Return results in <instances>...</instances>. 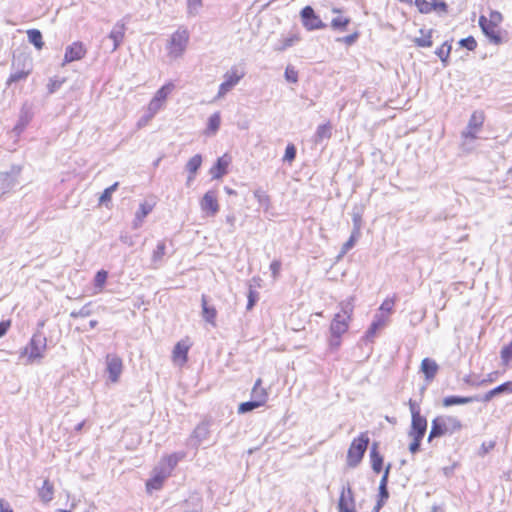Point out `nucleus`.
I'll list each match as a JSON object with an SVG mask.
<instances>
[{
	"label": "nucleus",
	"instance_id": "obj_1",
	"mask_svg": "<svg viewBox=\"0 0 512 512\" xmlns=\"http://www.w3.org/2000/svg\"><path fill=\"white\" fill-rule=\"evenodd\" d=\"M463 428L462 422L455 416L442 415L432 420L428 441L444 435H452Z\"/></svg>",
	"mask_w": 512,
	"mask_h": 512
},
{
	"label": "nucleus",
	"instance_id": "obj_2",
	"mask_svg": "<svg viewBox=\"0 0 512 512\" xmlns=\"http://www.w3.org/2000/svg\"><path fill=\"white\" fill-rule=\"evenodd\" d=\"M11 70V74L6 81L7 87L28 78L33 70L32 59L25 54L13 55Z\"/></svg>",
	"mask_w": 512,
	"mask_h": 512
},
{
	"label": "nucleus",
	"instance_id": "obj_3",
	"mask_svg": "<svg viewBox=\"0 0 512 512\" xmlns=\"http://www.w3.org/2000/svg\"><path fill=\"white\" fill-rule=\"evenodd\" d=\"M352 298L346 302L341 303V311L335 314L331 325L330 332L334 338L341 337L349 327V320L353 312Z\"/></svg>",
	"mask_w": 512,
	"mask_h": 512
},
{
	"label": "nucleus",
	"instance_id": "obj_4",
	"mask_svg": "<svg viewBox=\"0 0 512 512\" xmlns=\"http://www.w3.org/2000/svg\"><path fill=\"white\" fill-rule=\"evenodd\" d=\"M189 42V32L186 28H179L170 37L167 43V54L171 59L183 56Z\"/></svg>",
	"mask_w": 512,
	"mask_h": 512
},
{
	"label": "nucleus",
	"instance_id": "obj_5",
	"mask_svg": "<svg viewBox=\"0 0 512 512\" xmlns=\"http://www.w3.org/2000/svg\"><path fill=\"white\" fill-rule=\"evenodd\" d=\"M369 445V437L366 432L361 433L355 438L347 452V465L351 468L357 467L363 459V456Z\"/></svg>",
	"mask_w": 512,
	"mask_h": 512
},
{
	"label": "nucleus",
	"instance_id": "obj_6",
	"mask_svg": "<svg viewBox=\"0 0 512 512\" xmlns=\"http://www.w3.org/2000/svg\"><path fill=\"white\" fill-rule=\"evenodd\" d=\"M47 347V338L39 330L35 332L28 345L23 349L21 355L27 356L29 362L42 359Z\"/></svg>",
	"mask_w": 512,
	"mask_h": 512
},
{
	"label": "nucleus",
	"instance_id": "obj_7",
	"mask_svg": "<svg viewBox=\"0 0 512 512\" xmlns=\"http://www.w3.org/2000/svg\"><path fill=\"white\" fill-rule=\"evenodd\" d=\"M244 77V72H239L237 67H232L224 74V81L220 84L216 99L223 98Z\"/></svg>",
	"mask_w": 512,
	"mask_h": 512
},
{
	"label": "nucleus",
	"instance_id": "obj_8",
	"mask_svg": "<svg viewBox=\"0 0 512 512\" xmlns=\"http://www.w3.org/2000/svg\"><path fill=\"white\" fill-rule=\"evenodd\" d=\"M20 172H21L20 166L13 165L9 171L2 172L0 174V180H1V196H0V198H3L7 193H9L18 184V177L20 175Z\"/></svg>",
	"mask_w": 512,
	"mask_h": 512
},
{
	"label": "nucleus",
	"instance_id": "obj_9",
	"mask_svg": "<svg viewBox=\"0 0 512 512\" xmlns=\"http://www.w3.org/2000/svg\"><path fill=\"white\" fill-rule=\"evenodd\" d=\"M301 18L304 27L309 31L323 29L326 27V24L322 22L318 15H316L311 6H305L301 10Z\"/></svg>",
	"mask_w": 512,
	"mask_h": 512
},
{
	"label": "nucleus",
	"instance_id": "obj_10",
	"mask_svg": "<svg viewBox=\"0 0 512 512\" xmlns=\"http://www.w3.org/2000/svg\"><path fill=\"white\" fill-rule=\"evenodd\" d=\"M211 420L205 419L200 422L193 430L189 441L190 445L197 448L201 443L208 440L210 436Z\"/></svg>",
	"mask_w": 512,
	"mask_h": 512
},
{
	"label": "nucleus",
	"instance_id": "obj_11",
	"mask_svg": "<svg viewBox=\"0 0 512 512\" xmlns=\"http://www.w3.org/2000/svg\"><path fill=\"white\" fill-rule=\"evenodd\" d=\"M479 26L483 34L489 39V41L495 45L502 43V37L500 32L497 30V25L493 20H488L484 15L479 17Z\"/></svg>",
	"mask_w": 512,
	"mask_h": 512
},
{
	"label": "nucleus",
	"instance_id": "obj_12",
	"mask_svg": "<svg viewBox=\"0 0 512 512\" xmlns=\"http://www.w3.org/2000/svg\"><path fill=\"white\" fill-rule=\"evenodd\" d=\"M484 123V113L482 111H474L469 119L466 129L462 132V138L475 140L476 132Z\"/></svg>",
	"mask_w": 512,
	"mask_h": 512
},
{
	"label": "nucleus",
	"instance_id": "obj_13",
	"mask_svg": "<svg viewBox=\"0 0 512 512\" xmlns=\"http://www.w3.org/2000/svg\"><path fill=\"white\" fill-rule=\"evenodd\" d=\"M338 512H356L354 494L349 483L342 487L338 501Z\"/></svg>",
	"mask_w": 512,
	"mask_h": 512
},
{
	"label": "nucleus",
	"instance_id": "obj_14",
	"mask_svg": "<svg viewBox=\"0 0 512 512\" xmlns=\"http://www.w3.org/2000/svg\"><path fill=\"white\" fill-rule=\"evenodd\" d=\"M106 366L110 381L113 383L118 382L123 370L122 359L115 354H108L106 356Z\"/></svg>",
	"mask_w": 512,
	"mask_h": 512
},
{
	"label": "nucleus",
	"instance_id": "obj_15",
	"mask_svg": "<svg viewBox=\"0 0 512 512\" xmlns=\"http://www.w3.org/2000/svg\"><path fill=\"white\" fill-rule=\"evenodd\" d=\"M125 31H126V22L124 19L119 20L115 23L112 30L110 31L108 35V39L112 41V45L110 47V52H115L120 45L122 44L124 37H125Z\"/></svg>",
	"mask_w": 512,
	"mask_h": 512
},
{
	"label": "nucleus",
	"instance_id": "obj_16",
	"mask_svg": "<svg viewBox=\"0 0 512 512\" xmlns=\"http://www.w3.org/2000/svg\"><path fill=\"white\" fill-rule=\"evenodd\" d=\"M202 211L206 212L209 216H214L219 211V204L217 201V194L215 191H207L200 201Z\"/></svg>",
	"mask_w": 512,
	"mask_h": 512
},
{
	"label": "nucleus",
	"instance_id": "obj_17",
	"mask_svg": "<svg viewBox=\"0 0 512 512\" xmlns=\"http://www.w3.org/2000/svg\"><path fill=\"white\" fill-rule=\"evenodd\" d=\"M170 476L169 468L157 466L153 471V476L146 483L148 491L159 490L164 481Z\"/></svg>",
	"mask_w": 512,
	"mask_h": 512
},
{
	"label": "nucleus",
	"instance_id": "obj_18",
	"mask_svg": "<svg viewBox=\"0 0 512 512\" xmlns=\"http://www.w3.org/2000/svg\"><path fill=\"white\" fill-rule=\"evenodd\" d=\"M86 54V49L81 42H74L65 50L64 64L82 59Z\"/></svg>",
	"mask_w": 512,
	"mask_h": 512
},
{
	"label": "nucleus",
	"instance_id": "obj_19",
	"mask_svg": "<svg viewBox=\"0 0 512 512\" xmlns=\"http://www.w3.org/2000/svg\"><path fill=\"white\" fill-rule=\"evenodd\" d=\"M512 393V381H507L486 392L479 401L489 402L495 396Z\"/></svg>",
	"mask_w": 512,
	"mask_h": 512
},
{
	"label": "nucleus",
	"instance_id": "obj_20",
	"mask_svg": "<svg viewBox=\"0 0 512 512\" xmlns=\"http://www.w3.org/2000/svg\"><path fill=\"white\" fill-rule=\"evenodd\" d=\"M230 164V158L224 155L217 159L216 163L211 167L210 174L213 179H220L227 173V168Z\"/></svg>",
	"mask_w": 512,
	"mask_h": 512
},
{
	"label": "nucleus",
	"instance_id": "obj_21",
	"mask_svg": "<svg viewBox=\"0 0 512 512\" xmlns=\"http://www.w3.org/2000/svg\"><path fill=\"white\" fill-rule=\"evenodd\" d=\"M427 430V420L424 416L413 417L409 436L424 437Z\"/></svg>",
	"mask_w": 512,
	"mask_h": 512
},
{
	"label": "nucleus",
	"instance_id": "obj_22",
	"mask_svg": "<svg viewBox=\"0 0 512 512\" xmlns=\"http://www.w3.org/2000/svg\"><path fill=\"white\" fill-rule=\"evenodd\" d=\"M155 206L154 202L144 201L139 205V209L135 213V219L133 221L134 228L141 226L144 218L153 210Z\"/></svg>",
	"mask_w": 512,
	"mask_h": 512
},
{
	"label": "nucleus",
	"instance_id": "obj_23",
	"mask_svg": "<svg viewBox=\"0 0 512 512\" xmlns=\"http://www.w3.org/2000/svg\"><path fill=\"white\" fill-rule=\"evenodd\" d=\"M385 325H386V318L383 315L376 314L375 317H374V320L372 321V323L370 325V327L366 331L364 338L367 341L372 342L374 337H375V335H376V332L380 328L384 327Z\"/></svg>",
	"mask_w": 512,
	"mask_h": 512
},
{
	"label": "nucleus",
	"instance_id": "obj_24",
	"mask_svg": "<svg viewBox=\"0 0 512 512\" xmlns=\"http://www.w3.org/2000/svg\"><path fill=\"white\" fill-rule=\"evenodd\" d=\"M38 496L44 504H48L53 500L54 485L49 479H45L42 487L38 489Z\"/></svg>",
	"mask_w": 512,
	"mask_h": 512
},
{
	"label": "nucleus",
	"instance_id": "obj_25",
	"mask_svg": "<svg viewBox=\"0 0 512 512\" xmlns=\"http://www.w3.org/2000/svg\"><path fill=\"white\" fill-rule=\"evenodd\" d=\"M32 115L31 107L27 104H24L21 108L18 123L15 125L14 130L18 133L22 132L31 121Z\"/></svg>",
	"mask_w": 512,
	"mask_h": 512
},
{
	"label": "nucleus",
	"instance_id": "obj_26",
	"mask_svg": "<svg viewBox=\"0 0 512 512\" xmlns=\"http://www.w3.org/2000/svg\"><path fill=\"white\" fill-rule=\"evenodd\" d=\"M474 401H479V397L478 396L464 397V396L451 395V396H447V397L443 398V406L450 407L453 405H464V404L472 403Z\"/></svg>",
	"mask_w": 512,
	"mask_h": 512
},
{
	"label": "nucleus",
	"instance_id": "obj_27",
	"mask_svg": "<svg viewBox=\"0 0 512 512\" xmlns=\"http://www.w3.org/2000/svg\"><path fill=\"white\" fill-rule=\"evenodd\" d=\"M421 371L427 380H432L438 371V365L434 360L424 358L421 362Z\"/></svg>",
	"mask_w": 512,
	"mask_h": 512
},
{
	"label": "nucleus",
	"instance_id": "obj_28",
	"mask_svg": "<svg viewBox=\"0 0 512 512\" xmlns=\"http://www.w3.org/2000/svg\"><path fill=\"white\" fill-rule=\"evenodd\" d=\"M332 135V126L330 123L319 125L314 134V143L320 144L324 140H327Z\"/></svg>",
	"mask_w": 512,
	"mask_h": 512
},
{
	"label": "nucleus",
	"instance_id": "obj_29",
	"mask_svg": "<svg viewBox=\"0 0 512 512\" xmlns=\"http://www.w3.org/2000/svg\"><path fill=\"white\" fill-rule=\"evenodd\" d=\"M166 254V244L164 241H159L156 249L152 253L151 262L153 268H158L163 263Z\"/></svg>",
	"mask_w": 512,
	"mask_h": 512
},
{
	"label": "nucleus",
	"instance_id": "obj_30",
	"mask_svg": "<svg viewBox=\"0 0 512 512\" xmlns=\"http://www.w3.org/2000/svg\"><path fill=\"white\" fill-rule=\"evenodd\" d=\"M370 459L373 471L379 473L383 468V457L378 452L377 443H374L370 450Z\"/></svg>",
	"mask_w": 512,
	"mask_h": 512
},
{
	"label": "nucleus",
	"instance_id": "obj_31",
	"mask_svg": "<svg viewBox=\"0 0 512 512\" xmlns=\"http://www.w3.org/2000/svg\"><path fill=\"white\" fill-rule=\"evenodd\" d=\"M189 346L184 344L183 342H178L173 349V359L174 361H180V364H184L187 362Z\"/></svg>",
	"mask_w": 512,
	"mask_h": 512
},
{
	"label": "nucleus",
	"instance_id": "obj_32",
	"mask_svg": "<svg viewBox=\"0 0 512 512\" xmlns=\"http://www.w3.org/2000/svg\"><path fill=\"white\" fill-rule=\"evenodd\" d=\"M220 123H221L220 113L219 112H215L208 119V123H207V128L205 130V134L206 135H214L219 130Z\"/></svg>",
	"mask_w": 512,
	"mask_h": 512
},
{
	"label": "nucleus",
	"instance_id": "obj_33",
	"mask_svg": "<svg viewBox=\"0 0 512 512\" xmlns=\"http://www.w3.org/2000/svg\"><path fill=\"white\" fill-rule=\"evenodd\" d=\"M28 41L35 46L36 49L41 50L44 46L42 33L38 29H29L27 31Z\"/></svg>",
	"mask_w": 512,
	"mask_h": 512
},
{
	"label": "nucleus",
	"instance_id": "obj_34",
	"mask_svg": "<svg viewBox=\"0 0 512 512\" xmlns=\"http://www.w3.org/2000/svg\"><path fill=\"white\" fill-rule=\"evenodd\" d=\"M432 32H433L432 29H430L428 31H425L424 29H420V33H421L422 36L415 38L414 43L418 47H423V48L431 47L432 44H433V42H432Z\"/></svg>",
	"mask_w": 512,
	"mask_h": 512
},
{
	"label": "nucleus",
	"instance_id": "obj_35",
	"mask_svg": "<svg viewBox=\"0 0 512 512\" xmlns=\"http://www.w3.org/2000/svg\"><path fill=\"white\" fill-rule=\"evenodd\" d=\"M201 302H202V312H203L204 319L208 323L214 324V321H215V318L217 315L216 309L214 307H209L207 305V300H206L205 295H202Z\"/></svg>",
	"mask_w": 512,
	"mask_h": 512
},
{
	"label": "nucleus",
	"instance_id": "obj_36",
	"mask_svg": "<svg viewBox=\"0 0 512 512\" xmlns=\"http://www.w3.org/2000/svg\"><path fill=\"white\" fill-rule=\"evenodd\" d=\"M262 380L257 379L254 387L252 389V397L253 399H256L257 401H262V404L264 405L267 401L268 394L264 388L261 387Z\"/></svg>",
	"mask_w": 512,
	"mask_h": 512
},
{
	"label": "nucleus",
	"instance_id": "obj_37",
	"mask_svg": "<svg viewBox=\"0 0 512 512\" xmlns=\"http://www.w3.org/2000/svg\"><path fill=\"white\" fill-rule=\"evenodd\" d=\"M174 88V84L172 82H168L157 90L153 98L159 100L162 103H165L167 97L169 96V94H171Z\"/></svg>",
	"mask_w": 512,
	"mask_h": 512
},
{
	"label": "nucleus",
	"instance_id": "obj_38",
	"mask_svg": "<svg viewBox=\"0 0 512 512\" xmlns=\"http://www.w3.org/2000/svg\"><path fill=\"white\" fill-rule=\"evenodd\" d=\"M119 186L118 182H115L108 188H106L101 196L99 197V205H105L108 206V203L111 202L112 194L117 190Z\"/></svg>",
	"mask_w": 512,
	"mask_h": 512
},
{
	"label": "nucleus",
	"instance_id": "obj_39",
	"mask_svg": "<svg viewBox=\"0 0 512 512\" xmlns=\"http://www.w3.org/2000/svg\"><path fill=\"white\" fill-rule=\"evenodd\" d=\"M451 52V45L448 41L444 42L436 51L435 54L440 58L443 65L446 67L448 65V58Z\"/></svg>",
	"mask_w": 512,
	"mask_h": 512
},
{
	"label": "nucleus",
	"instance_id": "obj_40",
	"mask_svg": "<svg viewBox=\"0 0 512 512\" xmlns=\"http://www.w3.org/2000/svg\"><path fill=\"white\" fill-rule=\"evenodd\" d=\"M201 164L202 156L200 154H196L188 160L185 168L190 174H196L198 169L201 167Z\"/></svg>",
	"mask_w": 512,
	"mask_h": 512
},
{
	"label": "nucleus",
	"instance_id": "obj_41",
	"mask_svg": "<svg viewBox=\"0 0 512 512\" xmlns=\"http://www.w3.org/2000/svg\"><path fill=\"white\" fill-rule=\"evenodd\" d=\"M263 406L262 401H257L253 399L251 401L243 402L238 407V413L245 414L247 412L253 411L256 408Z\"/></svg>",
	"mask_w": 512,
	"mask_h": 512
},
{
	"label": "nucleus",
	"instance_id": "obj_42",
	"mask_svg": "<svg viewBox=\"0 0 512 512\" xmlns=\"http://www.w3.org/2000/svg\"><path fill=\"white\" fill-rule=\"evenodd\" d=\"M164 103L152 98L148 104L146 120L153 118L156 113L163 107Z\"/></svg>",
	"mask_w": 512,
	"mask_h": 512
},
{
	"label": "nucleus",
	"instance_id": "obj_43",
	"mask_svg": "<svg viewBox=\"0 0 512 512\" xmlns=\"http://www.w3.org/2000/svg\"><path fill=\"white\" fill-rule=\"evenodd\" d=\"M186 3L187 13L190 16H196L203 5L202 0H186Z\"/></svg>",
	"mask_w": 512,
	"mask_h": 512
},
{
	"label": "nucleus",
	"instance_id": "obj_44",
	"mask_svg": "<svg viewBox=\"0 0 512 512\" xmlns=\"http://www.w3.org/2000/svg\"><path fill=\"white\" fill-rule=\"evenodd\" d=\"M415 6L422 14H429L433 11L432 2L427 0H415Z\"/></svg>",
	"mask_w": 512,
	"mask_h": 512
},
{
	"label": "nucleus",
	"instance_id": "obj_45",
	"mask_svg": "<svg viewBox=\"0 0 512 512\" xmlns=\"http://www.w3.org/2000/svg\"><path fill=\"white\" fill-rule=\"evenodd\" d=\"M501 360L503 364L507 365L511 359H512V341L508 344L502 347L501 352Z\"/></svg>",
	"mask_w": 512,
	"mask_h": 512
},
{
	"label": "nucleus",
	"instance_id": "obj_46",
	"mask_svg": "<svg viewBox=\"0 0 512 512\" xmlns=\"http://www.w3.org/2000/svg\"><path fill=\"white\" fill-rule=\"evenodd\" d=\"M284 77L286 81L290 83H297L298 82V72L297 70L291 66L288 65L285 69Z\"/></svg>",
	"mask_w": 512,
	"mask_h": 512
},
{
	"label": "nucleus",
	"instance_id": "obj_47",
	"mask_svg": "<svg viewBox=\"0 0 512 512\" xmlns=\"http://www.w3.org/2000/svg\"><path fill=\"white\" fill-rule=\"evenodd\" d=\"M360 234L358 233H355V232H352L351 233V236L349 237V239L343 244L342 248H341V253L340 255H344L346 254L350 249H352L355 245V242H356V239L357 237L359 236Z\"/></svg>",
	"mask_w": 512,
	"mask_h": 512
},
{
	"label": "nucleus",
	"instance_id": "obj_48",
	"mask_svg": "<svg viewBox=\"0 0 512 512\" xmlns=\"http://www.w3.org/2000/svg\"><path fill=\"white\" fill-rule=\"evenodd\" d=\"M349 23H350L349 18L336 17V18L332 19L331 27L336 30L337 29L344 30Z\"/></svg>",
	"mask_w": 512,
	"mask_h": 512
},
{
	"label": "nucleus",
	"instance_id": "obj_49",
	"mask_svg": "<svg viewBox=\"0 0 512 512\" xmlns=\"http://www.w3.org/2000/svg\"><path fill=\"white\" fill-rule=\"evenodd\" d=\"M64 82H65V78L55 77L53 79H50V82L47 85L48 92L50 94L55 93L58 89H60V87L64 84Z\"/></svg>",
	"mask_w": 512,
	"mask_h": 512
},
{
	"label": "nucleus",
	"instance_id": "obj_50",
	"mask_svg": "<svg viewBox=\"0 0 512 512\" xmlns=\"http://www.w3.org/2000/svg\"><path fill=\"white\" fill-rule=\"evenodd\" d=\"M108 277V272L105 270H100L96 273L94 278V285L96 288H102L106 283Z\"/></svg>",
	"mask_w": 512,
	"mask_h": 512
},
{
	"label": "nucleus",
	"instance_id": "obj_51",
	"mask_svg": "<svg viewBox=\"0 0 512 512\" xmlns=\"http://www.w3.org/2000/svg\"><path fill=\"white\" fill-rule=\"evenodd\" d=\"M92 314V310L90 308V303L84 305L81 309H79L78 311H72L70 313V317L72 318H78V317H82V318H85V317H88Z\"/></svg>",
	"mask_w": 512,
	"mask_h": 512
},
{
	"label": "nucleus",
	"instance_id": "obj_52",
	"mask_svg": "<svg viewBox=\"0 0 512 512\" xmlns=\"http://www.w3.org/2000/svg\"><path fill=\"white\" fill-rule=\"evenodd\" d=\"M296 147L294 146V144H288L286 146V149H285V154H284V157H283V161L285 162H293L296 158Z\"/></svg>",
	"mask_w": 512,
	"mask_h": 512
},
{
	"label": "nucleus",
	"instance_id": "obj_53",
	"mask_svg": "<svg viewBox=\"0 0 512 512\" xmlns=\"http://www.w3.org/2000/svg\"><path fill=\"white\" fill-rule=\"evenodd\" d=\"M247 297H248V302H247L246 309L249 311V310H251L254 307L255 303L258 301L259 294H258V292L256 290H254L250 286Z\"/></svg>",
	"mask_w": 512,
	"mask_h": 512
},
{
	"label": "nucleus",
	"instance_id": "obj_54",
	"mask_svg": "<svg viewBox=\"0 0 512 512\" xmlns=\"http://www.w3.org/2000/svg\"><path fill=\"white\" fill-rule=\"evenodd\" d=\"M459 45L468 49L469 51H474L477 47V42L472 36H468L459 41Z\"/></svg>",
	"mask_w": 512,
	"mask_h": 512
},
{
	"label": "nucleus",
	"instance_id": "obj_55",
	"mask_svg": "<svg viewBox=\"0 0 512 512\" xmlns=\"http://www.w3.org/2000/svg\"><path fill=\"white\" fill-rule=\"evenodd\" d=\"M178 463V458L176 455H170L164 459V461L159 465L162 468H169V473L171 474L172 470Z\"/></svg>",
	"mask_w": 512,
	"mask_h": 512
},
{
	"label": "nucleus",
	"instance_id": "obj_56",
	"mask_svg": "<svg viewBox=\"0 0 512 512\" xmlns=\"http://www.w3.org/2000/svg\"><path fill=\"white\" fill-rule=\"evenodd\" d=\"M353 220V231L355 233L360 234L361 224H362V215L360 212H354L352 215Z\"/></svg>",
	"mask_w": 512,
	"mask_h": 512
},
{
	"label": "nucleus",
	"instance_id": "obj_57",
	"mask_svg": "<svg viewBox=\"0 0 512 512\" xmlns=\"http://www.w3.org/2000/svg\"><path fill=\"white\" fill-rule=\"evenodd\" d=\"M432 6H433V11H438V12L443 13V14H447L448 13V5H447V3L445 1L433 0Z\"/></svg>",
	"mask_w": 512,
	"mask_h": 512
},
{
	"label": "nucleus",
	"instance_id": "obj_58",
	"mask_svg": "<svg viewBox=\"0 0 512 512\" xmlns=\"http://www.w3.org/2000/svg\"><path fill=\"white\" fill-rule=\"evenodd\" d=\"M281 265V261L277 259L273 260L270 264V270L274 280H276L279 277Z\"/></svg>",
	"mask_w": 512,
	"mask_h": 512
},
{
	"label": "nucleus",
	"instance_id": "obj_59",
	"mask_svg": "<svg viewBox=\"0 0 512 512\" xmlns=\"http://www.w3.org/2000/svg\"><path fill=\"white\" fill-rule=\"evenodd\" d=\"M358 39V33L355 32L353 34H350V35H347V36H344V37H339L336 39L337 42H343L345 43L346 45H352L356 42V40Z\"/></svg>",
	"mask_w": 512,
	"mask_h": 512
},
{
	"label": "nucleus",
	"instance_id": "obj_60",
	"mask_svg": "<svg viewBox=\"0 0 512 512\" xmlns=\"http://www.w3.org/2000/svg\"><path fill=\"white\" fill-rule=\"evenodd\" d=\"M413 441L409 445V450L412 454L417 453L420 450L422 437L411 436Z\"/></svg>",
	"mask_w": 512,
	"mask_h": 512
},
{
	"label": "nucleus",
	"instance_id": "obj_61",
	"mask_svg": "<svg viewBox=\"0 0 512 512\" xmlns=\"http://www.w3.org/2000/svg\"><path fill=\"white\" fill-rule=\"evenodd\" d=\"M408 404L412 418L422 416L420 414V406L416 401L410 399Z\"/></svg>",
	"mask_w": 512,
	"mask_h": 512
},
{
	"label": "nucleus",
	"instance_id": "obj_62",
	"mask_svg": "<svg viewBox=\"0 0 512 512\" xmlns=\"http://www.w3.org/2000/svg\"><path fill=\"white\" fill-rule=\"evenodd\" d=\"M296 40H297V38H295V37L285 38L283 40L282 44L280 46L276 47L275 50L284 51L287 48L291 47L295 43Z\"/></svg>",
	"mask_w": 512,
	"mask_h": 512
},
{
	"label": "nucleus",
	"instance_id": "obj_63",
	"mask_svg": "<svg viewBox=\"0 0 512 512\" xmlns=\"http://www.w3.org/2000/svg\"><path fill=\"white\" fill-rule=\"evenodd\" d=\"M393 307H394V300L388 298L383 301V303L380 306V310L390 313V312H392Z\"/></svg>",
	"mask_w": 512,
	"mask_h": 512
},
{
	"label": "nucleus",
	"instance_id": "obj_64",
	"mask_svg": "<svg viewBox=\"0 0 512 512\" xmlns=\"http://www.w3.org/2000/svg\"><path fill=\"white\" fill-rule=\"evenodd\" d=\"M494 447H495V442L494 441H489V442L482 443L481 448H480V455L484 456L490 450H492Z\"/></svg>",
	"mask_w": 512,
	"mask_h": 512
}]
</instances>
